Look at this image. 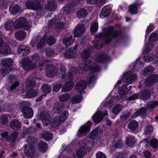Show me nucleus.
I'll return each instance as SVG.
<instances>
[{
    "mask_svg": "<svg viewBox=\"0 0 158 158\" xmlns=\"http://www.w3.org/2000/svg\"><path fill=\"white\" fill-rule=\"evenodd\" d=\"M90 56L89 52L86 50H83L81 54V56L83 60L87 59Z\"/></svg>",
    "mask_w": 158,
    "mask_h": 158,
    "instance_id": "obj_49",
    "label": "nucleus"
},
{
    "mask_svg": "<svg viewBox=\"0 0 158 158\" xmlns=\"http://www.w3.org/2000/svg\"><path fill=\"white\" fill-rule=\"evenodd\" d=\"M86 86V82L84 81H81L76 85L75 89L77 92L80 91V94H82L84 93V91L82 90L85 88Z\"/></svg>",
    "mask_w": 158,
    "mask_h": 158,
    "instance_id": "obj_22",
    "label": "nucleus"
},
{
    "mask_svg": "<svg viewBox=\"0 0 158 158\" xmlns=\"http://www.w3.org/2000/svg\"><path fill=\"white\" fill-rule=\"evenodd\" d=\"M157 82H158V75H153L146 80L144 84L147 87H150Z\"/></svg>",
    "mask_w": 158,
    "mask_h": 158,
    "instance_id": "obj_10",
    "label": "nucleus"
},
{
    "mask_svg": "<svg viewBox=\"0 0 158 158\" xmlns=\"http://www.w3.org/2000/svg\"><path fill=\"white\" fill-rule=\"evenodd\" d=\"M75 48H70L68 51H67L64 55V57L65 58H73L75 55Z\"/></svg>",
    "mask_w": 158,
    "mask_h": 158,
    "instance_id": "obj_32",
    "label": "nucleus"
},
{
    "mask_svg": "<svg viewBox=\"0 0 158 158\" xmlns=\"http://www.w3.org/2000/svg\"><path fill=\"white\" fill-rule=\"evenodd\" d=\"M10 125L12 128L15 130H19L21 127V123L18 120L16 119L10 121Z\"/></svg>",
    "mask_w": 158,
    "mask_h": 158,
    "instance_id": "obj_26",
    "label": "nucleus"
},
{
    "mask_svg": "<svg viewBox=\"0 0 158 158\" xmlns=\"http://www.w3.org/2000/svg\"><path fill=\"white\" fill-rule=\"evenodd\" d=\"M122 35L120 30H114L113 27H110L96 35L94 46L97 49H99L104 43H108L113 41L117 42Z\"/></svg>",
    "mask_w": 158,
    "mask_h": 158,
    "instance_id": "obj_1",
    "label": "nucleus"
},
{
    "mask_svg": "<svg viewBox=\"0 0 158 158\" xmlns=\"http://www.w3.org/2000/svg\"><path fill=\"white\" fill-rule=\"evenodd\" d=\"M109 58L108 56L105 54H101L96 58V60L99 63H104Z\"/></svg>",
    "mask_w": 158,
    "mask_h": 158,
    "instance_id": "obj_45",
    "label": "nucleus"
},
{
    "mask_svg": "<svg viewBox=\"0 0 158 158\" xmlns=\"http://www.w3.org/2000/svg\"><path fill=\"white\" fill-rule=\"evenodd\" d=\"M57 73V69L54 65L50 64L48 66L45 71V74L47 76L52 77L55 76Z\"/></svg>",
    "mask_w": 158,
    "mask_h": 158,
    "instance_id": "obj_9",
    "label": "nucleus"
},
{
    "mask_svg": "<svg viewBox=\"0 0 158 158\" xmlns=\"http://www.w3.org/2000/svg\"><path fill=\"white\" fill-rule=\"evenodd\" d=\"M87 14V11L85 8L81 9L76 14L77 17L79 19H81L86 16Z\"/></svg>",
    "mask_w": 158,
    "mask_h": 158,
    "instance_id": "obj_34",
    "label": "nucleus"
},
{
    "mask_svg": "<svg viewBox=\"0 0 158 158\" xmlns=\"http://www.w3.org/2000/svg\"><path fill=\"white\" fill-rule=\"evenodd\" d=\"M25 5L26 6L30 9L37 10L40 7V3L36 1H27L26 2Z\"/></svg>",
    "mask_w": 158,
    "mask_h": 158,
    "instance_id": "obj_16",
    "label": "nucleus"
},
{
    "mask_svg": "<svg viewBox=\"0 0 158 158\" xmlns=\"http://www.w3.org/2000/svg\"><path fill=\"white\" fill-rule=\"evenodd\" d=\"M14 23L12 21H9L6 22L5 24L4 27L6 30H10L14 26Z\"/></svg>",
    "mask_w": 158,
    "mask_h": 158,
    "instance_id": "obj_64",
    "label": "nucleus"
},
{
    "mask_svg": "<svg viewBox=\"0 0 158 158\" xmlns=\"http://www.w3.org/2000/svg\"><path fill=\"white\" fill-rule=\"evenodd\" d=\"M55 52V50L51 48H48L46 49L45 53L48 57L52 56L54 54Z\"/></svg>",
    "mask_w": 158,
    "mask_h": 158,
    "instance_id": "obj_62",
    "label": "nucleus"
},
{
    "mask_svg": "<svg viewBox=\"0 0 158 158\" xmlns=\"http://www.w3.org/2000/svg\"><path fill=\"white\" fill-rule=\"evenodd\" d=\"M107 115V113L106 111L104 113L101 111H98L93 117V121L96 123H98L102 120L103 116H106Z\"/></svg>",
    "mask_w": 158,
    "mask_h": 158,
    "instance_id": "obj_12",
    "label": "nucleus"
},
{
    "mask_svg": "<svg viewBox=\"0 0 158 158\" xmlns=\"http://www.w3.org/2000/svg\"><path fill=\"white\" fill-rule=\"evenodd\" d=\"M138 6L136 4H134L130 5L129 7V11L131 13L134 14L137 13Z\"/></svg>",
    "mask_w": 158,
    "mask_h": 158,
    "instance_id": "obj_48",
    "label": "nucleus"
},
{
    "mask_svg": "<svg viewBox=\"0 0 158 158\" xmlns=\"http://www.w3.org/2000/svg\"><path fill=\"white\" fill-rule=\"evenodd\" d=\"M111 11V10L110 6H105L103 8L102 10V15L104 16V17H106L110 14Z\"/></svg>",
    "mask_w": 158,
    "mask_h": 158,
    "instance_id": "obj_44",
    "label": "nucleus"
},
{
    "mask_svg": "<svg viewBox=\"0 0 158 158\" xmlns=\"http://www.w3.org/2000/svg\"><path fill=\"white\" fill-rule=\"evenodd\" d=\"M4 103L3 102H0V112L3 111L5 110H8L10 109V106H8V105H4Z\"/></svg>",
    "mask_w": 158,
    "mask_h": 158,
    "instance_id": "obj_63",
    "label": "nucleus"
},
{
    "mask_svg": "<svg viewBox=\"0 0 158 158\" xmlns=\"http://www.w3.org/2000/svg\"><path fill=\"white\" fill-rule=\"evenodd\" d=\"M106 0H86L87 3L90 5H98L104 4L106 2Z\"/></svg>",
    "mask_w": 158,
    "mask_h": 158,
    "instance_id": "obj_42",
    "label": "nucleus"
},
{
    "mask_svg": "<svg viewBox=\"0 0 158 158\" xmlns=\"http://www.w3.org/2000/svg\"><path fill=\"white\" fill-rule=\"evenodd\" d=\"M126 144L128 146L133 147L137 144V140L134 136L128 135L126 138Z\"/></svg>",
    "mask_w": 158,
    "mask_h": 158,
    "instance_id": "obj_18",
    "label": "nucleus"
},
{
    "mask_svg": "<svg viewBox=\"0 0 158 158\" xmlns=\"http://www.w3.org/2000/svg\"><path fill=\"white\" fill-rule=\"evenodd\" d=\"M42 89L44 92L45 93H49L52 89L51 86L47 84L43 85Z\"/></svg>",
    "mask_w": 158,
    "mask_h": 158,
    "instance_id": "obj_55",
    "label": "nucleus"
},
{
    "mask_svg": "<svg viewBox=\"0 0 158 158\" xmlns=\"http://www.w3.org/2000/svg\"><path fill=\"white\" fill-rule=\"evenodd\" d=\"M48 147V144L43 141H41L39 143L38 145V148L39 150L42 152H45L47 150Z\"/></svg>",
    "mask_w": 158,
    "mask_h": 158,
    "instance_id": "obj_37",
    "label": "nucleus"
},
{
    "mask_svg": "<svg viewBox=\"0 0 158 158\" xmlns=\"http://www.w3.org/2000/svg\"><path fill=\"white\" fill-rule=\"evenodd\" d=\"M70 95L67 93L63 94L59 97V100L61 102H65L70 98Z\"/></svg>",
    "mask_w": 158,
    "mask_h": 158,
    "instance_id": "obj_57",
    "label": "nucleus"
},
{
    "mask_svg": "<svg viewBox=\"0 0 158 158\" xmlns=\"http://www.w3.org/2000/svg\"><path fill=\"white\" fill-rule=\"evenodd\" d=\"M31 59L33 61V62H34V63H35L37 64V62H38V64L39 66L40 65L42 66L43 64H41L40 63L43 60V56L41 55H39L38 54H34L31 56Z\"/></svg>",
    "mask_w": 158,
    "mask_h": 158,
    "instance_id": "obj_25",
    "label": "nucleus"
},
{
    "mask_svg": "<svg viewBox=\"0 0 158 158\" xmlns=\"http://www.w3.org/2000/svg\"><path fill=\"white\" fill-rule=\"evenodd\" d=\"M150 96V91L148 89H145L139 92V97L141 99L147 100Z\"/></svg>",
    "mask_w": 158,
    "mask_h": 158,
    "instance_id": "obj_28",
    "label": "nucleus"
},
{
    "mask_svg": "<svg viewBox=\"0 0 158 158\" xmlns=\"http://www.w3.org/2000/svg\"><path fill=\"white\" fill-rule=\"evenodd\" d=\"M158 39V35L156 33H153L150 36L149 40L152 43L156 41Z\"/></svg>",
    "mask_w": 158,
    "mask_h": 158,
    "instance_id": "obj_58",
    "label": "nucleus"
},
{
    "mask_svg": "<svg viewBox=\"0 0 158 158\" xmlns=\"http://www.w3.org/2000/svg\"><path fill=\"white\" fill-rule=\"evenodd\" d=\"M144 132L146 135H150L152 133L153 131V128L152 125H148L145 127Z\"/></svg>",
    "mask_w": 158,
    "mask_h": 158,
    "instance_id": "obj_59",
    "label": "nucleus"
},
{
    "mask_svg": "<svg viewBox=\"0 0 158 158\" xmlns=\"http://www.w3.org/2000/svg\"><path fill=\"white\" fill-rule=\"evenodd\" d=\"M73 85V82H67L66 83L62 88L61 90L62 92H66L71 90Z\"/></svg>",
    "mask_w": 158,
    "mask_h": 158,
    "instance_id": "obj_29",
    "label": "nucleus"
},
{
    "mask_svg": "<svg viewBox=\"0 0 158 158\" xmlns=\"http://www.w3.org/2000/svg\"><path fill=\"white\" fill-rule=\"evenodd\" d=\"M40 117L43 123L46 125H48L51 122V118L49 114L44 111L40 114Z\"/></svg>",
    "mask_w": 158,
    "mask_h": 158,
    "instance_id": "obj_11",
    "label": "nucleus"
},
{
    "mask_svg": "<svg viewBox=\"0 0 158 158\" xmlns=\"http://www.w3.org/2000/svg\"><path fill=\"white\" fill-rule=\"evenodd\" d=\"M23 68L26 71H29L36 68L37 64L32 61L29 58H26L22 60Z\"/></svg>",
    "mask_w": 158,
    "mask_h": 158,
    "instance_id": "obj_5",
    "label": "nucleus"
},
{
    "mask_svg": "<svg viewBox=\"0 0 158 158\" xmlns=\"http://www.w3.org/2000/svg\"><path fill=\"white\" fill-rule=\"evenodd\" d=\"M24 153L26 156L29 157H32L34 156L35 149L33 145L26 144L24 145Z\"/></svg>",
    "mask_w": 158,
    "mask_h": 158,
    "instance_id": "obj_8",
    "label": "nucleus"
},
{
    "mask_svg": "<svg viewBox=\"0 0 158 158\" xmlns=\"http://www.w3.org/2000/svg\"><path fill=\"white\" fill-rule=\"evenodd\" d=\"M85 25L83 23L80 24L78 25L74 29V36L77 37L81 36L85 31Z\"/></svg>",
    "mask_w": 158,
    "mask_h": 158,
    "instance_id": "obj_13",
    "label": "nucleus"
},
{
    "mask_svg": "<svg viewBox=\"0 0 158 158\" xmlns=\"http://www.w3.org/2000/svg\"><path fill=\"white\" fill-rule=\"evenodd\" d=\"M45 7L46 9L49 10H54L56 8V4L54 1L49 2L48 1V4Z\"/></svg>",
    "mask_w": 158,
    "mask_h": 158,
    "instance_id": "obj_41",
    "label": "nucleus"
},
{
    "mask_svg": "<svg viewBox=\"0 0 158 158\" xmlns=\"http://www.w3.org/2000/svg\"><path fill=\"white\" fill-rule=\"evenodd\" d=\"M9 10L12 14H15L19 10V7L17 4L11 5L9 8Z\"/></svg>",
    "mask_w": 158,
    "mask_h": 158,
    "instance_id": "obj_43",
    "label": "nucleus"
},
{
    "mask_svg": "<svg viewBox=\"0 0 158 158\" xmlns=\"http://www.w3.org/2000/svg\"><path fill=\"white\" fill-rule=\"evenodd\" d=\"M47 37H44L38 42L36 47L37 49H40L44 47L46 44Z\"/></svg>",
    "mask_w": 158,
    "mask_h": 158,
    "instance_id": "obj_50",
    "label": "nucleus"
},
{
    "mask_svg": "<svg viewBox=\"0 0 158 158\" xmlns=\"http://www.w3.org/2000/svg\"><path fill=\"white\" fill-rule=\"evenodd\" d=\"M79 144L81 147L77 150L76 155L74 156V158H83L87 152L86 150L92 148L94 143L89 138H87L86 139L81 141Z\"/></svg>",
    "mask_w": 158,
    "mask_h": 158,
    "instance_id": "obj_2",
    "label": "nucleus"
},
{
    "mask_svg": "<svg viewBox=\"0 0 158 158\" xmlns=\"http://www.w3.org/2000/svg\"><path fill=\"white\" fill-rule=\"evenodd\" d=\"M74 5L73 3H69L62 8L61 12L64 14L71 13L74 10Z\"/></svg>",
    "mask_w": 158,
    "mask_h": 158,
    "instance_id": "obj_21",
    "label": "nucleus"
},
{
    "mask_svg": "<svg viewBox=\"0 0 158 158\" xmlns=\"http://www.w3.org/2000/svg\"><path fill=\"white\" fill-rule=\"evenodd\" d=\"M64 109V103L63 102H56L54 106L53 110L56 113H60Z\"/></svg>",
    "mask_w": 158,
    "mask_h": 158,
    "instance_id": "obj_24",
    "label": "nucleus"
},
{
    "mask_svg": "<svg viewBox=\"0 0 158 158\" xmlns=\"http://www.w3.org/2000/svg\"><path fill=\"white\" fill-rule=\"evenodd\" d=\"M26 35V33L24 31H19L15 33V36L16 39L19 40L24 39L25 38Z\"/></svg>",
    "mask_w": 158,
    "mask_h": 158,
    "instance_id": "obj_35",
    "label": "nucleus"
},
{
    "mask_svg": "<svg viewBox=\"0 0 158 158\" xmlns=\"http://www.w3.org/2000/svg\"><path fill=\"white\" fill-rule=\"evenodd\" d=\"M155 46V44L151 42L147 43L146 46L145 52L146 53H148L154 48Z\"/></svg>",
    "mask_w": 158,
    "mask_h": 158,
    "instance_id": "obj_51",
    "label": "nucleus"
},
{
    "mask_svg": "<svg viewBox=\"0 0 158 158\" xmlns=\"http://www.w3.org/2000/svg\"><path fill=\"white\" fill-rule=\"evenodd\" d=\"M82 97L81 95H75L72 97L70 101L73 104L78 103L82 100Z\"/></svg>",
    "mask_w": 158,
    "mask_h": 158,
    "instance_id": "obj_39",
    "label": "nucleus"
},
{
    "mask_svg": "<svg viewBox=\"0 0 158 158\" xmlns=\"http://www.w3.org/2000/svg\"><path fill=\"white\" fill-rule=\"evenodd\" d=\"M41 37L40 36H37L34 37L31 40V44L32 47H33L41 39Z\"/></svg>",
    "mask_w": 158,
    "mask_h": 158,
    "instance_id": "obj_60",
    "label": "nucleus"
},
{
    "mask_svg": "<svg viewBox=\"0 0 158 158\" xmlns=\"http://www.w3.org/2000/svg\"><path fill=\"white\" fill-rule=\"evenodd\" d=\"M69 113L67 111H64L60 115L59 118L55 117L53 118L52 125L55 127L64 122L68 118Z\"/></svg>",
    "mask_w": 158,
    "mask_h": 158,
    "instance_id": "obj_4",
    "label": "nucleus"
},
{
    "mask_svg": "<svg viewBox=\"0 0 158 158\" xmlns=\"http://www.w3.org/2000/svg\"><path fill=\"white\" fill-rule=\"evenodd\" d=\"M122 110V106L119 104L116 105L113 109L112 112L115 114H117Z\"/></svg>",
    "mask_w": 158,
    "mask_h": 158,
    "instance_id": "obj_61",
    "label": "nucleus"
},
{
    "mask_svg": "<svg viewBox=\"0 0 158 158\" xmlns=\"http://www.w3.org/2000/svg\"><path fill=\"white\" fill-rule=\"evenodd\" d=\"M127 127L133 132L137 133L139 131V123L135 120H131L128 124Z\"/></svg>",
    "mask_w": 158,
    "mask_h": 158,
    "instance_id": "obj_14",
    "label": "nucleus"
},
{
    "mask_svg": "<svg viewBox=\"0 0 158 158\" xmlns=\"http://www.w3.org/2000/svg\"><path fill=\"white\" fill-rule=\"evenodd\" d=\"M38 92L34 89H31L27 91L25 94V96L27 98H31L37 95Z\"/></svg>",
    "mask_w": 158,
    "mask_h": 158,
    "instance_id": "obj_38",
    "label": "nucleus"
},
{
    "mask_svg": "<svg viewBox=\"0 0 158 158\" xmlns=\"http://www.w3.org/2000/svg\"><path fill=\"white\" fill-rule=\"evenodd\" d=\"M147 114L146 109L145 108H142L137 110L135 113V115L136 116L139 115H144Z\"/></svg>",
    "mask_w": 158,
    "mask_h": 158,
    "instance_id": "obj_52",
    "label": "nucleus"
},
{
    "mask_svg": "<svg viewBox=\"0 0 158 158\" xmlns=\"http://www.w3.org/2000/svg\"><path fill=\"white\" fill-rule=\"evenodd\" d=\"M41 135L42 138L48 141L51 140L53 138L52 133L48 131H44L41 134Z\"/></svg>",
    "mask_w": 158,
    "mask_h": 158,
    "instance_id": "obj_30",
    "label": "nucleus"
},
{
    "mask_svg": "<svg viewBox=\"0 0 158 158\" xmlns=\"http://www.w3.org/2000/svg\"><path fill=\"white\" fill-rule=\"evenodd\" d=\"M62 77L64 81L73 82L74 76L72 73L69 72L65 75L62 74Z\"/></svg>",
    "mask_w": 158,
    "mask_h": 158,
    "instance_id": "obj_36",
    "label": "nucleus"
},
{
    "mask_svg": "<svg viewBox=\"0 0 158 158\" xmlns=\"http://www.w3.org/2000/svg\"><path fill=\"white\" fill-rule=\"evenodd\" d=\"M11 49L8 44L4 43L2 40L0 38V53L8 55L10 53Z\"/></svg>",
    "mask_w": 158,
    "mask_h": 158,
    "instance_id": "obj_7",
    "label": "nucleus"
},
{
    "mask_svg": "<svg viewBox=\"0 0 158 158\" xmlns=\"http://www.w3.org/2000/svg\"><path fill=\"white\" fill-rule=\"evenodd\" d=\"M37 81L34 78H31L30 77L27 78L26 80V86L31 88L34 87L37 84Z\"/></svg>",
    "mask_w": 158,
    "mask_h": 158,
    "instance_id": "obj_31",
    "label": "nucleus"
},
{
    "mask_svg": "<svg viewBox=\"0 0 158 158\" xmlns=\"http://www.w3.org/2000/svg\"><path fill=\"white\" fill-rule=\"evenodd\" d=\"M22 112L23 117L27 118H31L33 115V111L32 108L28 106L23 107Z\"/></svg>",
    "mask_w": 158,
    "mask_h": 158,
    "instance_id": "obj_15",
    "label": "nucleus"
},
{
    "mask_svg": "<svg viewBox=\"0 0 158 158\" xmlns=\"http://www.w3.org/2000/svg\"><path fill=\"white\" fill-rule=\"evenodd\" d=\"M154 70L152 66H149L143 70V75L145 77L149 76L152 74Z\"/></svg>",
    "mask_w": 158,
    "mask_h": 158,
    "instance_id": "obj_40",
    "label": "nucleus"
},
{
    "mask_svg": "<svg viewBox=\"0 0 158 158\" xmlns=\"http://www.w3.org/2000/svg\"><path fill=\"white\" fill-rule=\"evenodd\" d=\"M1 135L3 138H5L6 140L9 141H13L15 139V137L12 135H11L10 137L8 135V133L7 131L2 132L1 134Z\"/></svg>",
    "mask_w": 158,
    "mask_h": 158,
    "instance_id": "obj_47",
    "label": "nucleus"
},
{
    "mask_svg": "<svg viewBox=\"0 0 158 158\" xmlns=\"http://www.w3.org/2000/svg\"><path fill=\"white\" fill-rule=\"evenodd\" d=\"M55 27L56 29L60 30L66 28V23L65 22L57 21L55 23Z\"/></svg>",
    "mask_w": 158,
    "mask_h": 158,
    "instance_id": "obj_46",
    "label": "nucleus"
},
{
    "mask_svg": "<svg viewBox=\"0 0 158 158\" xmlns=\"http://www.w3.org/2000/svg\"><path fill=\"white\" fill-rule=\"evenodd\" d=\"M126 82L127 83L131 84L134 82L136 79V74L133 73L132 72L129 71L126 74Z\"/></svg>",
    "mask_w": 158,
    "mask_h": 158,
    "instance_id": "obj_23",
    "label": "nucleus"
},
{
    "mask_svg": "<svg viewBox=\"0 0 158 158\" xmlns=\"http://www.w3.org/2000/svg\"><path fill=\"white\" fill-rule=\"evenodd\" d=\"M102 133V130L100 128L97 127L94 129L93 131L91 133L90 137H87L84 139H86L87 138H89L91 141L93 142V140L95 139L96 137L98 135L101 134Z\"/></svg>",
    "mask_w": 158,
    "mask_h": 158,
    "instance_id": "obj_20",
    "label": "nucleus"
},
{
    "mask_svg": "<svg viewBox=\"0 0 158 158\" xmlns=\"http://www.w3.org/2000/svg\"><path fill=\"white\" fill-rule=\"evenodd\" d=\"M8 81L11 82L12 83V85L10 87V89L12 90L19 85V82L16 81V77L10 74L8 76Z\"/></svg>",
    "mask_w": 158,
    "mask_h": 158,
    "instance_id": "obj_19",
    "label": "nucleus"
},
{
    "mask_svg": "<svg viewBox=\"0 0 158 158\" xmlns=\"http://www.w3.org/2000/svg\"><path fill=\"white\" fill-rule=\"evenodd\" d=\"M29 47L25 45H22L18 48L17 52L18 53L22 56H26L30 52Z\"/></svg>",
    "mask_w": 158,
    "mask_h": 158,
    "instance_id": "obj_17",
    "label": "nucleus"
},
{
    "mask_svg": "<svg viewBox=\"0 0 158 158\" xmlns=\"http://www.w3.org/2000/svg\"><path fill=\"white\" fill-rule=\"evenodd\" d=\"M62 42L64 44L66 47H69L73 43L74 40L73 39V37L72 35H70L63 38Z\"/></svg>",
    "mask_w": 158,
    "mask_h": 158,
    "instance_id": "obj_27",
    "label": "nucleus"
},
{
    "mask_svg": "<svg viewBox=\"0 0 158 158\" xmlns=\"http://www.w3.org/2000/svg\"><path fill=\"white\" fill-rule=\"evenodd\" d=\"M91 124V122L88 121L85 124L81 127L78 132L79 137H81L86 135L90 131Z\"/></svg>",
    "mask_w": 158,
    "mask_h": 158,
    "instance_id": "obj_6",
    "label": "nucleus"
},
{
    "mask_svg": "<svg viewBox=\"0 0 158 158\" xmlns=\"http://www.w3.org/2000/svg\"><path fill=\"white\" fill-rule=\"evenodd\" d=\"M158 105V101H152L148 102L147 104V108L148 109H152Z\"/></svg>",
    "mask_w": 158,
    "mask_h": 158,
    "instance_id": "obj_56",
    "label": "nucleus"
},
{
    "mask_svg": "<svg viewBox=\"0 0 158 158\" xmlns=\"http://www.w3.org/2000/svg\"><path fill=\"white\" fill-rule=\"evenodd\" d=\"M128 91V89L127 86L123 85L122 86L119 88V93L122 95H125L127 94Z\"/></svg>",
    "mask_w": 158,
    "mask_h": 158,
    "instance_id": "obj_53",
    "label": "nucleus"
},
{
    "mask_svg": "<svg viewBox=\"0 0 158 158\" xmlns=\"http://www.w3.org/2000/svg\"><path fill=\"white\" fill-rule=\"evenodd\" d=\"M14 26L15 28H24L28 30L30 28V26L26 21V19L23 17L19 18L14 23Z\"/></svg>",
    "mask_w": 158,
    "mask_h": 158,
    "instance_id": "obj_3",
    "label": "nucleus"
},
{
    "mask_svg": "<svg viewBox=\"0 0 158 158\" xmlns=\"http://www.w3.org/2000/svg\"><path fill=\"white\" fill-rule=\"evenodd\" d=\"M13 60L10 58H6L2 60V64L4 67H10L12 65Z\"/></svg>",
    "mask_w": 158,
    "mask_h": 158,
    "instance_id": "obj_33",
    "label": "nucleus"
},
{
    "mask_svg": "<svg viewBox=\"0 0 158 158\" xmlns=\"http://www.w3.org/2000/svg\"><path fill=\"white\" fill-rule=\"evenodd\" d=\"M93 64V62L90 60H88L84 66V70L85 71L89 70Z\"/></svg>",
    "mask_w": 158,
    "mask_h": 158,
    "instance_id": "obj_54",
    "label": "nucleus"
}]
</instances>
